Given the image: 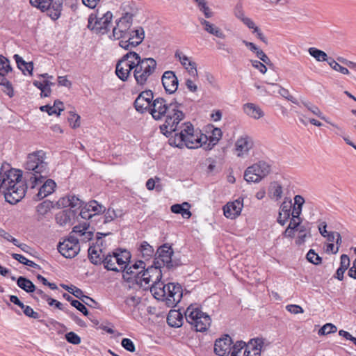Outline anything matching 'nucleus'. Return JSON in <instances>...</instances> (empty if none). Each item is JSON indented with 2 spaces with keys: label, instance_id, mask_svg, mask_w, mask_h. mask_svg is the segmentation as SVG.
I'll return each mask as SVG.
<instances>
[{
  "label": "nucleus",
  "instance_id": "1",
  "mask_svg": "<svg viewBox=\"0 0 356 356\" xmlns=\"http://www.w3.org/2000/svg\"><path fill=\"white\" fill-rule=\"evenodd\" d=\"M157 63L153 58H141L135 51H130L117 63L115 74L122 81H127L133 73L136 83L145 86L152 80Z\"/></svg>",
  "mask_w": 356,
  "mask_h": 356
},
{
  "label": "nucleus",
  "instance_id": "2",
  "mask_svg": "<svg viewBox=\"0 0 356 356\" xmlns=\"http://www.w3.org/2000/svg\"><path fill=\"white\" fill-rule=\"evenodd\" d=\"M182 107V104L175 100L168 104L164 99L158 97L153 100L149 112L156 120L165 117V122L160 129L164 135L168 136L178 130V124L184 118Z\"/></svg>",
  "mask_w": 356,
  "mask_h": 356
},
{
  "label": "nucleus",
  "instance_id": "3",
  "mask_svg": "<svg viewBox=\"0 0 356 356\" xmlns=\"http://www.w3.org/2000/svg\"><path fill=\"white\" fill-rule=\"evenodd\" d=\"M22 172L20 170L12 168L0 172V188L6 200L11 204L19 202L25 195L29 185L22 181Z\"/></svg>",
  "mask_w": 356,
  "mask_h": 356
},
{
  "label": "nucleus",
  "instance_id": "4",
  "mask_svg": "<svg viewBox=\"0 0 356 356\" xmlns=\"http://www.w3.org/2000/svg\"><path fill=\"white\" fill-rule=\"evenodd\" d=\"M122 270L124 281L139 285L145 289H149L154 278H162L161 270L153 266L145 268V264L143 261H138L131 266H129V263L124 264Z\"/></svg>",
  "mask_w": 356,
  "mask_h": 356
},
{
  "label": "nucleus",
  "instance_id": "5",
  "mask_svg": "<svg viewBox=\"0 0 356 356\" xmlns=\"http://www.w3.org/2000/svg\"><path fill=\"white\" fill-rule=\"evenodd\" d=\"M46 159V154L42 150L35 151L27 156L24 165L26 170L24 177L26 184L32 189L40 186L47 177L49 168Z\"/></svg>",
  "mask_w": 356,
  "mask_h": 356
},
{
  "label": "nucleus",
  "instance_id": "6",
  "mask_svg": "<svg viewBox=\"0 0 356 356\" xmlns=\"http://www.w3.org/2000/svg\"><path fill=\"white\" fill-rule=\"evenodd\" d=\"M174 133L173 138L170 139V144L179 148L186 146L188 149H204V143L208 140L207 136L200 131H195L191 122L178 124V130Z\"/></svg>",
  "mask_w": 356,
  "mask_h": 356
},
{
  "label": "nucleus",
  "instance_id": "7",
  "mask_svg": "<svg viewBox=\"0 0 356 356\" xmlns=\"http://www.w3.org/2000/svg\"><path fill=\"white\" fill-rule=\"evenodd\" d=\"M186 320L196 331L204 332L211 325L210 316L196 305H191L184 312Z\"/></svg>",
  "mask_w": 356,
  "mask_h": 356
},
{
  "label": "nucleus",
  "instance_id": "8",
  "mask_svg": "<svg viewBox=\"0 0 356 356\" xmlns=\"http://www.w3.org/2000/svg\"><path fill=\"white\" fill-rule=\"evenodd\" d=\"M131 259V254L126 250H117L112 254L108 253L102 259V263L108 270L120 271L124 267V264L129 263Z\"/></svg>",
  "mask_w": 356,
  "mask_h": 356
},
{
  "label": "nucleus",
  "instance_id": "9",
  "mask_svg": "<svg viewBox=\"0 0 356 356\" xmlns=\"http://www.w3.org/2000/svg\"><path fill=\"white\" fill-rule=\"evenodd\" d=\"M112 19L113 14L110 11H107L101 16L92 13L88 17L87 26L96 34L104 35L109 31Z\"/></svg>",
  "mask_w": 356,
  "mask_h": 356
},
{
  "label": "nucleus",
  "instance_id": "10",
  "mask_svg": "<svg viewBox=\"0 0 356 356\" xmlns=\"http://www.w3.org/2000/svg\"><path fill=\"white\" fill-rule=\"evenodd\" d=\"M270 172V166L266 162L259 161L249 166L244 172V179L248 183H258Z\"/></svg>",
  "mask_w": 356,
  "mask_h": 356
},
{
  "label": "nucleus",
  "instance_id": "11",
  "mask_svg": "<svg viewBox=\"0 0 356 356\" xmlns=\"http://www.w3.org/2000/svg\"><path fill=\"white\" fill-rule=\"evenodd\" d=\"M173 253V250L170 245L163 244L158 248L155 254L156 257L154 265L152 266L158 268L159 270H161L162 266H165L168 269L177 266L178 264L172 259Z\"/></svg>",
  "mask_w": 356,
  "mask_h": 356
},
{
  "label": "nucleus",
  "instance_id": "12",
  "mask_svg": "<svg viewBox=\"0 0 356 356\" xmlns=\"http://www.w3.org/2000/svg\"><path fill=\"white\" fill-rule=\"evenodd\" d=\"M134 14L126 12L116 22V25L113 28L112 33L109 35L111 40H120L128 34V31L132 29L133 17Z\"/></svg>",
  "mask_w": 356,
  "mask_h": 356
},
{
  "label": "nucleus",
  "instance_id": "13",
  "mask_svg": "<svg viewBox=\"0 0 356 356\" xmlns=\"http://www.w3.org/2000/svg\"><path fill=\"white\" fill-rule=\"evenodd\" d=\"M145 38L144 29L138 26L132 28L128 31L127 35L122 37V40L119 42V45L126 50L131 51V49L139 45Z\"/></svg>",
  "mask_w": 356,
  "mask_h": 356
},
{
  "label": "nucleus",
  "instance_id": "14",
  "mask_svg": "<svg viewBox=\"0 0 356 356\" xmlns=\"http://www.w3.org/2000/svg\"><path fill=\"white\" fill-rule=\"evenodd\" d=\"M58 250L65 258H74L80 251L79 238L70 235L63 242L58 243Z\"/></svg>",
  "mask_w": 356,
  "mask_h": 356
},
{
  "label": "nucleus",
  "instance_id": "15",
  "mask_svg": "<svg viewBox=\"0 0 356 356\" xmlns=\"http://www.w3.org/2000/svg\"><path fill=\"white\" fill-rule=\"evenodd\" d=\"M105 210L106 208L104 206L99 204L96 200H91L83 205L79 216L85 220H89L96 217L99 218L100 214L104 213Z\"/></svg>",
  "mask_w": 356,
  "mask_h": 356
},
{
  "label": "nucleus",
  "instance_id": "16",
  "mask_svg": "<svg viewBox=\"0 0 356 356\" xmlns=\"http://www.w3.org/2000/svg\"><path fill=\"white\" fill-rule=\"evenodd\" d=\"M109 233H97V242L94 246H90L88 248V258L91 263L95 265L101 264L102 259L104 258L105 254H103L102 246V236L108 235Z\"/></svg>",
  "mask_w": 356,
  "mask_h": 356
},
{
  "label": "nucleus",
  "instance_id": "17",
  "mask_svg": "<svg viewBox=\"0 0 356 356\" xmlns=\"http://www.w3.org/2000/svg\"><path fill=\"white\" fill-rule=\"evenodd\" d=\"M153 98L154 94L151 90L141 92L134 102V106L136 111L140 113L149 111Z\"/></svg>",
  "mask_w": 356,
  "mask_h": 356
},
{
  "label": "nucleus",
  "instance_id": "18",
  "mask_svg": "<svg viewBox=\"0 0 356 356\" xmlns=\"http://www.w3.org/2000/svg\"><path fill=\"white\" fill-rule=\"evenodd\" d=\"M166 287L168 293L166 298V306L168 307H175L182 298V287L178 283L166 284Z\"/></svg>",
  "mask_w": 356,
  "mask_h": 356
},
{
  "label": "nucleus",
  "instance_id": "19",
  "mask_svg": "<svg viewBox=\"0 0 356 356\" xmlns=\"http://www.w3.org/2000/svg\"><path fill=\"white\" fill-rule=\"evenodd\" d=\"M254 146V141L251 136L243 134L239 136L235 143V150L238 157H244L249 154Z\"/></svg>",
  "mask_w": 356,
  "mask_h": 356
},
{
  "label": "nucleus",
  "instance_id": "20",
  "mask_svg": "<svg viewBox=\"0 0 356 356\" xmlns=\"http://www.w3.org/2000/svg\"><path fill=\"white\" fill-rule=\"evenodd\" d=\"M232 338L227 334L216 339L214 344L215 353L219 356H228L232 351Z\"/></svg>",
  "mask_w": 356,
  "mask_h": 356
},
{
  "label": "nucleus",
  "instance_id": "21",
  "mask_svg": "<svg viewBox=\"0 0 356 356\" xmlns=\"http://www.w3.org/2000/svg\"><path fill=\"white\" fill-rule=\"evenodd\" d=\"M161 280V279L156 280L154 278L153 281H151V286L149 288L154 297L159 300L164 302L166 305V298L168 293L166 289V284H164Z\"/></svg>",
  "mask_w": 356,
  "mask_h": 356
},
{
  "label": "nucleus",
  "instance_id": "22",
  "mask_svg": "<svg viewBox=\"0 0 356 356\" xmlns=\"http://www.w3.org/2000/svg\"><path fill=\"white\" fill-rule=\"evenodd\" d=\"M266 339L257 337L250 339L247 343L244 351V356H259L263 346L266 344Z\"/></svg>",
  "mask_w": 356,
  "mask_h": 356
},
{
  "label": "nucleus",
  "instance_id": "23",
  "mask_svg": "<svg viewBox=\"0 0 356 356\" xmlns=\"http://www.w3.org/2000/svg\"><path fill=\"white\" fill-rule=\"evenodd\" d=\"M161 81L166 92L172 94L177 90L178 79L174 72H165L162 76Z\"/></svg>",
  "mask_w": 356,
  "mask_h": 356
},
{
  "label": "nucleus",
  "instance_id": "24",
  "mask_svg": "<svg viewBox=\"0 0 356 356\" xmlns=\"http://www.w3.org/2000/svg\"><path fill=\"white\" fill-rule=\"evenodd\" d=\"M243 207V200L239 199L228 202L223 207L224 215L228 218H235L241 213Z\"/></svg>",
  "mask_w": 356,
  "mask_h": 356
},
{
  "label": "nucleus",
  "instance_id": "25",
  "mask_svg": "<svg viewBox=\"0 0 356 356\" xmlns=\"http://www.w3.org/2000/svg\"><path fill=\"white\" fill-rule=\"evenodd\" d=\"M76 218H77V216L75 213V210L73 209L63 210L58 213L56 216L57 223L61 226L74 223Z\"/></svg>",
  "mask_w": 356,
  "mask_h": 356
},
{
  "label": "nucleus",
  "instance_id": "26",
  "mask_svg": "<svg viewBox=\"0 0 356 356\" xmlns=\"http://www.w3.org/2000/svg\"><path fill=\"white\" fill-rule=\"evenodd\" d=\"M42 184V185L40 186L38 193L35 197H34V200L36 201L40 200L51 194L56 186L55 181L51 179H49L45 181H43Z\"/></svg>",
  "mask_w": 356,
  "mask_h": 356
},
{
  "label": "nucleus",
  "instance_id": "27",
  "mask_svg": "<svg viewBox=\"0 0 356 356\" xmlns=\"http://www.w3.org/2000/svg\"><path fill=\"white\" fill-rule=\"evenodd\" d=\"M89 225L84 222L82 225H76L73 227L72 233L77 234L80 238L79 241L82 242H88L90 241L93 236V233L88 230Z\"/></svg>",
  "mask_w": 356,
  "mask_h": 356
},
{
  "label": "nucleus",
  "instance_id": "28",
  "mask_svg": "<svg viewBox=\"0 0 356 356\" xmlns=\"http://www.w3.org/2000/svg\"><path fill=\"white\" fill-rule=\"evenodd\" d=\"M243 112L250 118L255 120L261 118L264 115L262 109L253 103H246L243 106Z\"/></svg>",
  "mask_w": 356,
  "mask_h": 356
},
{
  "label": "nucleus",
  "instance_id": "29",
  "mask_svg": "<svg viewBox=\"0 0 356 356\" xmlns=\"http://www.w3.org/2000/svg\"><path fill=\"white\" fill-rule=\"evenodd\" d=\"M199 21L206 32L218 38L224 39L225 38V33L219 27L203 18H199Z\"/></svg>",
  "mask_w": 356,
  "mask_h": 356
},
{
  "label": "nucleus",
  "instance_id": "30",
  "mask_svg": "<svg viewBox=\"0 0 356 356\" xmlns=\"http://www.w3.org/2000/svg\"><path fill=\"white\" fill-rule=\"evenodd\" d=\"M62 204L65 207H69V209L75 210L76 214L77 209H81L84 205L83 202L74 195H68L64 197L62 199Z\"/></svg>",
  "mask_w": 356,
  "mask_h": 356
},
{
  "label": "nucleus",
  "instance_id": "31",
  "mask_svg": "<svg viewBox=\"0 0 356 356\" xmlns=\"http://www.w3.org/2000/svg\"><path fill=\"white\" fill-rule=\"evenodd\" d=\"M63 10V1L62 0H51V3L49 7L45 10L47 12V15L54 21L58 19Z\"/></svg>",
  "mask_w": 356,
  "mask_h": 356
},
{
  "label": "nucleus",
  "instance_id": "32",
  "mask_svg": "<svg viewBox=\"0 0 356 356\" xmlns=\"http://www.w3.org/2000/svg\"><path fill=\"white\" fill-rule=\"evenodd\" d=\"M13 58L16 62L17 67L20 70L23 74L31 76L33 70V62H26L19 55L15 54Z\"/></svg>",
  "mask_w": 356,
  "mask_h": 356
},
{
  "label": "nucleus",
  "instance_id": "33",
  "mask_svg": "<svg viewBox=\"0 0 356 356\" xmlns=\"http://www.w3.org/2000/svg\"><path fill=\"white\" fill-rule=\"evenodd\" d=\"M222 132L219 128H213L211 134L207 136L208 140L204 143V149L210 150L218 144L221 139Z\"/></svg>",
  "mask_w": 356,
  "mask_h": 356
},
{
  "label": "nucleus",
  "instance_id": "34",
  "mask_svg": "<svg viewBox=\"0 0 356 356\" xmlns=\"http://www.w3.org/2000/svg\"><path fill=\"white\" fill-rule=\"evenodd\" d=\"M167 323L170 327H181L183 323L182 314L177 310H170L167 316Z\"/></svg>",
  "mask_w": 356,
  "mask_h": 356
},
{
  "label": "nucleus",
  "instance_id": "35",
  "mask_svg": "<svg viewBox=\"0 0 356 356\" xmlns=\"http://www.w3.org/2000/svg\"><path fill=\"white\" fill-rule=\"evenodd\" d=\"M190 207L188 202H184L181 204H173L170 209L172 213L181 214L183 218L188 219L191 216V213L189 211Z\"/></svg>",
  "mask_w": 356,
  "mask_h": 356
},
{
  "label": "nucleus",
  "instance_id": "36",
  "mask_svg": "<svg viewBox=\"0 0 356 356\" xmlns=\"http://www.w3.org/2000/svg\"><path fill=\"white\" fill-rule=\"evenodd\" d=\"M291 206L289 204H286L285 202L280 206L277 222L281 225H284L289 219L291 216Z\"/></svg>",
  "mask_w": 356,
  "mask_h": 356
},
{
  "label": "nucleus",
  "instance_id": "37",
  "mask_svg": "<svg viewBox=\"0 0 356 356\" xmlns=\"http://www.w3.org/2000/svg\"><path fill=\"white\" fill-rule=\"evenodd\" d=\"M17 286L27 293H32L35 291L34 284L26 277L20 276L17 280Z\"/></svg>",
  "mask_w": 356,
  "mask_h": 356
},
{
  "label": "nucleus",
  "instance_id": "38",
  "mask_svg": "<svg viewBox=\"0 0 356 356\" xmlns=\"http://www.w3.org/2000/svg\"><path fill=\"white\" fill-rule=\"evenodd\" d=\"M298 232V238L296 239L297 244L304 243L307 237L311 236L310 234V227H309L308 223L302 225L299 228L296 229Z\"/></svg>",
  "mask_w": 356,
  "mask_h": 356
},
{
  "label": "nucleus",
  "instance_id": "39",
  "mask_svg": "<svg viewBox=\"0 0 356 356\" xmlns=\"http://www.w3.org/2000/svg\"><path fill=\"white\" fill-rule=\"evenodd\" d=\"M308 52L311 56L314 58L318 62L326 61L328 63L330 58L327 54L316 47H310L308 49Z\"/></svg>",
  "mask_w": 356,
  "mask_h": 356
},
{
  "label": "nucleus",
  "instance_id": "40",
  "mask_svg": "<svg viewBox=\"0 0 356 356\" xmlns=\"http://www.w3.org/2000/svg\"><path fill=\"white\" fill-rule=\"evenodd\" d=\"M302 105L310 112H312L314 115H316L321 120L325 121L326 122H330V120L323 115L320 108L314 105L313 104L309 102H302Z\"/></svg>",
  "mask_w": 356,
  "mask_h": 356
},
{
  "label": "nucleus",
  "instance_id": "41",
  "mask_svg": "<svg viewBox=\"0 0 356 356\" xmlns=\"http://www.w3.org/2000/svg\"><path fill=\"white\" fill-rule=\"evenodd\" d=\"M139 251L142 254V257L145 259H148L149 258L152 257L154 254V250L147 242L143 241L139 248Z\"/></svg>",
  "mask_w": 356,
  "mask_h": 356
},
{
  "label": "nucleus",
  "instance_id": "42",
  "mask_svg": "<svg viewBox=\"0 0 356 356\" xmlns=\"http://www.w3.org/2000/svg\"><path fill=\"white\" fill-rule=\"evenodd\" d=\"M8 73L0 72V86L5 87V92L12 97L14 95L13 88L11 83L6 79V76Z\"/></svg>",
  "mask_w": 356,
  "mask_h": 356
},
{
  "label": "nucleus",
  "instance_id": "43",
  "mask_svg": "<svg viewBox=\"0 0 356 356\" xmlns=\"http://www.w3.org/2000/svg\"><path fill=\"white\" fill-rule=\"evenodd\" d=\"M117 217L118 215L115 211L109 208L106 211H104V214L103 216H99V220H102L103 224H106L113 221Z\"/></svg>",
  "mask_w": 356,
  "mask_h": 356
},
{
  "label": "nucleus",
  "instance_id": "44",
  "mask_svg": "<svg viewBox=\"0 0 356 356\" xmlns=\"http://www.w3.org/2000/svg\"><path fill=\"white\" fill-rule=\"evenodd\" d=\"M31 6L44 12L51 3V0H29Z\"/></svg>",
  "mask_w": 356,
  "mask_h": 356
},
{
  "label": "nucleus",
  "instance_id": "45",
  "mask_svg": "<svg viewBox=\"0 0 356 356\" xmlns=\"http://www.w3.org/2000/svg\"><path fill=\"white\" fill-rule=\"evenodd\" d=\"M306 258L310 263L314 264V265H318L321 264L322 259L321 257L315 252V251L312 249H310L307 255Z\"/></svg>",
  "mask_w": 356,
  "mask_h": 356
},
{
  "label": "nucleus",
  "instance_id": "46",
  "mask_svg": "<svg viewBox=\"0 0 356 356\" xmlns=\"http://www.w3.org/2000/svg\"><path fill=\"white\" fill-rule=\"evenodd\" d=\"M328 65L330 66L332 69L334 70L339 72L343 74H349L350 72L346 68L341 65H340L337 61H335L333 58H330V60L328 61Z\"/></svg>",
  "mask_w": 356,
  "mask_h": 356
},
{
  "label": "nucleus",
  "instance_id": "47",
  "mask_svg": "<svg viewBox=\"0 0 356 356\" xmlns=\"http://www.w3.org/2000/svg\"><path fill=\"white\" fill-rule=\"evenodd\" d=\"M270 193L277 200H280L282 195V186L277 182L273 183L270 186Z\"/></svg>",
  "mask_w": 356,
  "mask_h": 356
},
{
  "label": "nucleus",
  "instance_id": "48",
  "mask_svg": "<svg viewBox=\"0 0 356 356\" xmlns=\"http://www.w3.org/2000/svg\"><path fill=\"white\" fill-rule=\"evenodd\" d=\"M12 71L10 61L8 58L0 55V72L9 73Z\"/></svg>",
  "mask_w": 356,
  "mask_h": 356
},
{
  "label": "nucleus",
  "instance_id": "49",
  "mask_svg": "<svg viewBox=\"0 0 356 356\" xmlns=\"http://www.w3.org/2000/svg\"><path fill=\"white\" fill-rule=\"evenodd\" d=\"M337 330V327L332 323H326L319 330V335H326L330 333H334Z\"/></svg>",
  "mask_w": 356,
  "mask_h": 356
},
{
  "label": "nucleus",
  "instance_id": "50",
  "mask_svg": "<svg viewBox=\"0 0 356 356\" xmlns=\"http://www.w3.org/2000/svg\"><path fill=\"white\" fill-rule=\"evenodd\" d=\"M65 339L67 342L74 345H78L81 343V338L74 332H70L65 334Z\"/></svg>",
  "mask_w": 356,
  "mask_h": 356
},
{
  "label": "nucleus",
  "instance_id": "51",
  "mask_svg": "<svg viewBox=\"0 0 356 356\" xmlns=\"http://www.w3.org/2000/svg\"><path fill=\"white\" fill-rule=\"evenodd\" d=\"M121 345L126 350L129 352L134 353L136 350L135 345L130 339H122L121 341Z\"/></svg>",
  "mask_w": 356,
  "mask_h": 356
},
{
  "label": "nucleus",
  "instance_id": "52",
  "mask_svg": "<svg viewBox=\"0 0 356 356\" xmlns=\"http://www.w3.org/2000/svg\"><path fill=\"white\" fill-rule=\"evenodd\" d=\"M184 68L188 71L189 74L193 77L197 76V64L191 60L188 63H187L186 67H184Z\"/></svg>",
  "mask_w": 356,
  "mask_h": 356
},
{
  "label": "nucleus",
  "instance_id": "53",
  "mask_svg": "<svg viewBox=\"0 0 356 356\" xmlns=\"http://www.w3.org/2000/svg\"><path fill=\"white\" fill-rule=\"evenodd\" d=\"M24 314L30 318L33 319H38L40 317V315L38 312H35L30 306L25 305V307L22 309Z\"/></svg>",
  "mask_w": 356,
  "mask_h": 356
},
{
  "label": "nucleus",
  "instance_id": "54",
  "mask_svg": "<svg viewBox=\"0 0 356 356\" xmlns=\"http://www.w3.org/2000/svg\"><path fill=\"white\" fill-rule=\"evenodd\" d=\"M54 83H52L51 81L45 80V85L42 88L41 91V96L42 97H49L51 94V86H54Z\"/></svg>",
  "mask_w": 356,
  "mask_h": 356
},
{
  "label": "nucleus",
  "instance_id": "55",
  "mask_svg": "<svg viewBox=\"0 0 356 356\" xmlns=\"http://www.w3.org/2000/svg\"><path fill=\"white\" fill-rule=\"evenodd\" d=\"M246 346L247 343L242 341H237L234 345H232V351L230 353L238 355L243 348H246Z\"/></svg>",
  "mask_w": 356,
  "mask_h": 356
},
{
  "label": "nucleus",
  "instance_id": "56",
  "mask_svg": "<svg viewBox=\"0 0 356 356\" xmlns=\"http://www.w3.org/2000/svg\"><path fill=\"white\" fill-rule=\"evenodd\" d=\"M70 126L75 129L80 126V116L74 113H70V118H69Z\"/></svg>",
  "mask_w": 356,
  "mask_h": 356
},
{
  "label": "nucleus",
  "instance_id": "57",
  "mask_svg": "<svg viewBox=\"0 0 356 356\" xmlns=\"http://www.w3.org/2000/svg\"><path fill=\"white\" fill-rule=\"evenodd\" d=\"M72 306L74 307L76 309L80 311L84 316L88 315V311L87 308L79 300H72Z\"/></svg>",
  "mask_w": 356,
  "mask_h": 356
},
{
  "label": "nucleus",
  "instance_id": "58",
  "mask_svg": "<svg viewBox=\"0 0 356 356\" xmlns=\"http://www.w3.org/2000/svg\"><path fill=\"white\" fill-rule=\"evenodd\" d=\"M140 302V298L136 296H130L125 300V303L129 307H136Z\"/></svg>",
  "mask_w": 356,
  "mask_h": 356
},
{
  "label": "nucleus",
  "instance_id": "59",
  "mask_svg": "<svg viewBox=\"0 0 356 356\" xmlns=\"http://www.w3.org/2000/svg\"><path fill=\"white\" fill-rule=\"evenodd\" d=\"M234 14L235 17L240 19L241 21L242 20L243 18L245 17L241 3H238L236 5L234 9Z\"/></svg>",
  "mask_w": 356,
  "mask_h": 356
},
{
  "label": "nucleus",
  "instance_id": "60",
  "mask_svg": "<svg viewBox=\"0 0 356 356\" xmlns=\"http://www.w3.org/2000/svg\"><path fill=\"white\" fill-rule=\"evenodd\" d=\"M350 261L347 254H343L340 257V266L339 268L346 270L350 266Z\"/></svg>",
  "mask_w": 356,
  "mask_h": 356
},
{
  "label": "nucleus",
  "instance_id": "61",
  "mask_svg": "<svg viewBox=\"0 0 356 356\" xmlns=\"http://www.w3.org/2000/svg\"><path fill=\"white\" fill-rule=\"evenodd\" d=\"M200 11H202L207 18H210L213 16V13L211 9L207 6V3L204 1L201 4L198 6Z\"/></svg>",
  "mask_w": 356,
  "mask_h": 356
},
{
  "label": "nucleus",
  "instance_id": "62",
  "mask_svg": "<svg viewBox=\"0 0 356 356\" xmlns=\"http://www.w3.org/2000/svg\"><path fill=\"white\" fill-rule=\"evenodd\" d=\"M286 309L293 314H302L304 312L303 309L297 305H286Z\"/></svg>",
  "mask_w": 356,
  "mask_h": 356
},
{
  "label": "nucleus",
  "instance_id": "63",
  "mask_svg": "<svg viewBox=\"0 0 356 356\" xmlns=\"http://www.w3.org/2000/svg\"><path fill=\"white\" fill-rule=\"evenodd\" d=\"M252 65L257 69L261 73L265 74L267 71V68L266 65L262 63L261 62L257 60H251Z\"/></svg>",
  "mask_w": 356,
  "mask_h": 356
},
{
  "label": "nucleus",
  "instance_id": "64",
  "mask_svg": "<svg viewBox=\"0 0 356 356\" xmlns=\"http://www.w3.org/2000/svg\"><path fill=\"white\" fill-rule=\"evenodd\" d=\"M175 57L179 59L181 64L184 67H186L187 63L191 61L190 58H188V56H186V55L183 54L181 52H179V51H177L175 53Z\"/></svg>",
  "mask_w": 356,
  "mask_h": 356
}]
</instances>
